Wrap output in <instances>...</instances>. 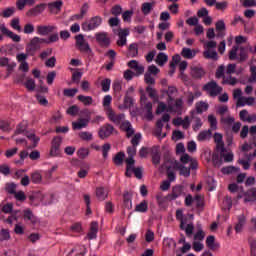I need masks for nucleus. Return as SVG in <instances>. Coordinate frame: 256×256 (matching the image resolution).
Segmentation results:
<instances>
[{"label": "nucleus", "mask_w": 256, "mask_h": 256, "mask_svg": "<svg viewBox=\"0 0 256 256\" xmlns=\"http://www.w3.org/2000/svg\"><path fill=\"white\" fill-rule=\"evenodd\" d=\"M176 113L177 115H181L183 113V98H174L167 100V104L163 101H158V106L156 109V114L160 115V113Z\"/></svg>", "instance_id": "f257e3e1"}, {"label": "nucleus", "mask_w": 256, "mask_h": 256, "mask_svg": "<svg viewBox=\"0 0 256 256\" xmlns=\"http://www.w3.org/2000/svg\"><path fill=\"white\" fill-rule=\"evenodd\" d=\"M223 159L225 163H231L234 159L232 152H227L225 148L217 150V153L213 154L212 161L215 167H221L223 165Z\"/></svg>", "instance_id": "f03ea898"}, {"label": "nucleus", "mask_w": 256, "mask_h": 256, "mask_svg": "<svg viewBox=\"0 0 256 256\" xmlns=\"http://www.w3.org/2000/svg\"><path fill=\"white\" fill-rule=\"evenodd\" d=\"M140 104L144 113V119L151 121L153 119V103L147 100V96L142 94L140 97Z\"/></svg>", "instance_id": "7ed1b4c3"}, {"label": "nucleus", "mask_w": 256, "mask_h": 256, "mask_svg": "<svg viewBox=\"0 0 256 256\" xmlns=\"http://www.w3.org/2000/svg\"><path fill=\"white\" fill-rule=\"evenodd\" d=\"M103 23V18L100 16H94L90 18L89 20L82 23V31H85L88 33L89 31H95V29H98V27H101V24Z\"/></svg>", "instance_id": "20e7f679"}, {"label": "nucleus", "mask_w": 256, "mask_h": 256, "mask_svg": "<svg viewBox=\"0 0 256 256\" xmlns=\"http://www.w3.org/2000/svg\"><path fill=\"white\" fill-rule=\"evenodd\" d=\"M43 43H45V38H41L39 36L33 37L26 45V53H28V55H34L39 51V49H41V45H43Z\"/></svg>", "instance_id": "39448f33"}, {"label": "nucleus", "mask_w": 256, "mask_h": 256, "mask_svg": "<svg viewBox=\"0 0 256 256\" xmlns=\"http://www.w3.org/2000/svg\"><path fill=\"white\" fill-rule=\"evenodd\" d=\"M203 91H205L209 97H217V95H221V93H223V88L217 85V82L210 81L204 85Z\"/></svg>", "instance_id": "423d86ee"}, {"label": "nucleus", "mask_w": 256, "mask_h": 256, "mask_svg": "<svg viewBox=\"0 0 256 256\" xmlns=\"http://www.w3.org/2000/svg\"><path fill=\"white\" fill-rule=\"evenodd\" d=\"M76 47L81 53H87L88 55L91 53V47L89 46V43L85 41L83 34L76 36Z\"/></svg>", "instance_id": "0eeeda50"}, {"label": "nucleus", "mask_w": 256, "mask_h": 256, "mask_svg": "<svg viewBox=\"0 0 256 256\" xmlns=\"http://www.w3.org/2000/svg\"><path fill=\"white\" fill-rule=\"evenodd\" d=\"M237 199H244V203H253L256 201V188L238 194Z\"/></svg>", "instance_id": "6e6552de"}, {"label": "nucleus", "mask_w": 256, "mask_h": 256, "mask_svg": "<svg viewBox=\"0 0 256 256\" xmlns=\"http://www.w3.org/2000/svg\"><path fill=\"white\" fill-rule=\"evenodd\" d=\"M185 195V188L181 185H176L172 188V192L167 195L168 201H175L179 197Z\"/></svg>", "instance_id": "1a4fd4ad"}, {"label": "nucleus", "mask_w": 256, "mask_h": 256, "mask_svg": "<svg viewBox=\"0 0 256 256\" xmlns=\"http://www.w3.org/2000/svg\"><path fill=\"white\" fill-rule=\"evenodd\" d=\"M169 19H171V14H169L167 11L162 12L160 14V21H162V23L158 24V29L161 31H167V29L171 27V23L168 22Z\"/></svg>", "instance_id": "9d476101"}, {"label": "nucleus", "mask_w": 256, "mask_h": 256, "mask_svg": "<svg viewBox=\"0 0 256 256\" xmlns=\"http://www.w3.org/2000/svg\"><path fill=\"white\" fill-rule=\"evenodd\" d=\"M57 29L54 25H38L36 27L37 34L41 37H47L50 33H53Z\"/></svg>", "instance_id": "9b49d317"}, {"label": "nucleus", "mask_w": 256, "mask_h": 256, "mask_svg": "<svg viewBox=\"0 0 256 256\" xmlns=\"http://www.w3.org/2000/svg\"><path fill=\"white\" fill-rule=\"evenodd\" d=\"M0 31L3 35H6L10 39H12V41H14V43H19L21 41V36L15 34L11 30H9V28H7V26H5V24L0 25Z\"/></svg>", "instance_id": "f8f14e48"}, {"label": "nucleus", "mask_w": 256, "mask_h": 256, "mask_svg": "<svg viewBox=\"0 0 256 256\" xmlns=\"http://www.w3.org/2000/svg\"><path fill=\"white\" fill-rule=\"evenodd\" d=\"M0 67H6V71H8V74L11 75L13 71L15 70V67H17V63L11 61L7 57L0 58Z\"/></svg>", "instance_id": "ddd939ff"}, {"label": "nucleus", "mask_w": 256, "mask_h": 256, "mask_svg": "<svg viewBox=\"0 0 256 256\" xmlns=\"http://www.w3.org/2000/svg\"><path fill=\"white\" fill-rule=\"evenodd\" d=\"M45 9H47V4L41 3L36 5L34 8H31L30 10H28L26 15L28 17H37V15H41V13L45 11Z\"/></svg>", "instance_id": "4468645a"}, {"label": "nucleus", "mask_w": 256, "mask_h": 256, "mask_svg": "<svg viewBox=\"0 0 256 256\" xmlns=\"http://www.w3.org/2000/svg\"><path fill=\"white\" fill-rule=\"evenodd\" d=\"M129 28L119 29L117 45L119 47H125L127 45V37H129Z\"/></svg>", "instance_id": "2eb2a0df"}, {"label": "nucleus", "mask_w": 256, "mask_h": 256, "mask_svg": "<svg viewBox=\"0 0 256 256\" xmlns=\"http://www.w3.org/2000/svg\"><path fill=\"white\" fill-rule=\"evenodd\" d=\"M113 131H115V128L111 124H106L102 128H100L98 134L100 139H107V137H110V135H113Z\"/></svg>", "instance_id": "dca6fc26"}, {"label": "nucleus", "mask_w": 256, "mask_h": 256, "mask_svg": "<svg viewBox=\"0 0 256 256\" xmlns=\"http://www.w3.org/2000/svg\"><path fill=\"white\" fill-rule=\"evenodd\" d=\"M106 115L108 119L116 125H120V123L125 119V114H116L113 110L106 112Z\"/></svg>", "instance_id": "f3484780"}, {"label": "nucleus", "mask_w": 256, "mask_h": 256, "mask_svg": "<svg viewBox=\"0 0 256 256\" xmlns=\"http://www.w3.org/2000/svg\"><path fill=\"white\" fill-rule=\"evenodd\" d=\"M172 169L176 170V171H180V175H182L183 177H189V175H191V166H189V168L179 164V162L175 161L174 163H172Z\"/></svg>", "instance_id": "a211bd4d"}, {"label": "nucleus", "mask_w": 256, "mask_h": 256, "mask_svg": "<svg viewBox=\"0 0 256 256\" xmlns=\"http://www.w3.org/2000/svg\"><path fill=\"white\" fill-rule=\"evenodd\" d=\"M62 141L63 139L59 136L52 140V147L50 150V155H52V157H57V155H59V148L61 147Z\"/></svg>", "instance_id": "6ab92c4d"}, {"label": "nucleus", "mask_w": 256, "mask_h": 256, "mask_svg": "<svg viewBox=\"0 0 256 256\" xmlns=\"http://www.w3.org/2000/svg\"><path fill=\"white\" fill-rule=\"evenodd\" d=\"M95 37L96 41H98L102 47H109V45H111V41L109 40V36H107L106 32H98L95 34Z\"/></svg>", "instance_id": "aec40b11"}, {"label": "nucleus", "mask_w": 256, "mask_h": 256, "mask_svg": "<svg viewBox=\"0 0 256 256\" xmlns=\"http://www.w3.org/2000/svg\"><path fill=\"white\" fill-rule=\"evenodd\" d=\"M97 233H99V223L92 222L90 226V230L87 233V236L85 239H88V241H92L93 239H97Z\"/></svg>", "instance_id": "412c9836"}, {"label": "nucleus", "mask_w": 256, "mask_h": 256, "mask_svg": "<svg viewBox=\"0 0 256 256\" xmlns=\"http://www.w3.org/2000/svg\"><path fill=\"white\" fill-rule=\"evenodd\" d=\"M128 67H130V69H133L136 75H143V73H145V67L139 64L137 60H131L130 62H128Z\"/></svg>", "instance_id": "4be33fe9"}, {"label": "nucleus", "mask_w": 256, "mask_h": 256, "mask_svg": "<svg viewBox=\"0 0 256 256\" xmlns=\"http://www.w3.org/2000/svg\"><path fill=\"white\" fill-rule=\"evenodd\" d=\"M243 71H245L244 67H238L236 64H228L226 68V75H232L233 73L235 75H243Z\"/></svg>", "instance_id": "5701e85b"}, {"label": "nucleus", "mask_w": 256, "mask_h": 256, "mask_svg": "<svg viewBox=\"0 0 256 256\" xmlns=\"http://www.w3.org/2000/svg\"><path fill=\"white\" fill-rule=\"evenodd\" d=\"M120 129L125 131L127 137H133L135 134V130L129 121H122L120 125Z\"/></svg>", "instance_id": "b1692460"}, {"label": "nucleus", "mask_w": 256, "mask_h": 256, "mask_svg": "<svg viewBox=\"0 0 256 256\" xmlns=\"http://www.w3.org/2000/svg\"><path fill=\"white\" fill-rule=\"evenodd\" d=\"M180 161L184 165H186V163H190V169H197L198 167L197 160L195 158H191L188 154H183L180 157Z\"/></svg>", "instance_id": "393cba45"}, {"label": "nucleus", "mask_w": 256, "mask_h": 256, "mask_svg": "<svg viewBox=\"0 0 256 256\" xmlns=\"http://www.w3.org/2000/svg\"><path fill=\"white\" fill-rule=\"evenodd\" d=\"M256 100L254 97H244L242 96V98L238 99L237 101V107H245V105H248V107H251L253 105H255Z\"/></svg>", "instance_id": "a878e982"}, {"label": "nucleus", "mask_w": 256, "mask_h": 256, "mask_svg": "<svg viewBox=\"0 0 256 256\" xmlns=\"http://www.w3.org/2000/svg\"><path fill=\"white\" fill-rule=\"evenodd\" d=\"M173 125H175L176 127H180L181 125L183 129H189L191 121H189L188 116H186L184 119L181 117H177L173 120Z\"/></svg>", "instance_id": "bb28decb"}, {"label": "nucleus", "mask_w": 256, "mask_h": 256, "mask_svg": "<svg viewBox=\"0 0 256 256\" xmlns=\"http://www.w3.org/2000/svg\"><path fill=\"white\" fill-rule=\"evenodd\" d=\"M89 125V119L80 118L76 122H72V129L74 131H81V129H85Z\"/></svg>", "instance_id": "cd10ccee"}, {"label": "nucleus", "mask_w": 256, "mask_h": 256, "mask_svg": "<svg viewBox=\"0 0 256 256\" xmlns=\"http://www.w3.org/2000/svg\"><path fill=\"white\" fill-rule=\"evenodd\" d=\"M206 246L208 249H211V251H216V249L221 247V244L215 240V236L210 235L206 238Z\"/></svg>", "instance_id": "c85d7f7f"}, {"label": "nucleus", "mask_w": 256, "mask_h": 256, "mask_svg": "<svg viewBox=\"0 0 256 256\" xmlns=\"http://www.w3.org/2000/svg\"><path fill=\"white\" fill-rule=\"evenodd\" d=\"M176 247L177 243H175V240H173V238H165L163 240V248L166 252L175 251Z\"/></svg>", "instance_id": "c756f323"}, {"label": "nucleus", "mask_w": 256, "mask_h": 256, "mask_svg": "<svg viewBox=\"0 0 256 256\" xmlns=\"http://www.w3.org/2000/svg\"><path fill=\"white\" fill-rule=\"evenodd\" d=\"M61 7H63V1L61 0L48 3L50 13H53L54 15H57V13L61 11Z\"/></svg>", "instance_id": "7c9ffc66"}, {"label": "nucleus", "mask_w": 256, "mask_h": 256, "mask_svg": "<svg viewBox=\"0 0 256 256\" xmlns=\"http://www.w3.org/2000/svg\"><path fill=\"white\" fill-rule=\"evenodd\" d=\"M180 228L182 231H185L187 237H191L193 235V229H195V226L193 223L187 224V221H182V223H180Z\"/></svg>", "instance_id": "2f4dec72"}, {"label": "nucleus", "mask_w": 256, "mask_h": 256, "mask_svg": "<svg viewBox=\"0 0 256 256\" xmlns=\"http://www.w3.org/2000/svg\"><path fill=\"white\" fill-rule=\"evenodd\" d=\"M197 53H199V51L195 49L191 50V48L187 47H184L181 51V55L182 57H184V59H193L194 57H196Z\"/></svg>", "instance_id": "473e14b6"}, {"label": "nucleus", "mask_w": 256, "mask_h": 256, "mask_svg": "<svg viewBox=\"0 0 256 256\" xmlns=\"http://www.w3.org/2000/svg\"><path fill=\"white\" fill-rule=\"evenodd\" d=\"M133 103V98L126 95L124 97V103L119 105L118 108L120 109V111H127V109H131V107H133Z\"/></svg>", "instance_id": "72a5a7b5"}, {"label": "nucleus", "mask_w": 256, "mask_h": 256, "mask_svg": "<svg viewBox=\"0 0 256 256\" xmlns=\"http://www.w3.org/2000/svg\"><path fill=\"white\" fill-rule=\"evenodd\" d=\"M191 75L194 79H201L205 75V70L201 66H194L191 68Z\"/></svg>", "instance_id": "f704fd0d"}, {"label": "nucleus", "mask_w": 256, "mask_h": 256, "mask_svg": "<svg viewBox=\"0 0 256 256\" xmlns=\"http://www.w3.org/2000/svg\"><path fill=\"white\" fill-rule=\"evenodd\" d=\"M24 219L25 221H30L32 225H37V223H39V219H37V217H35L33 212L29 209L24 210Z\"/></svg>", "instance_id": "c9c22d12"}, {"label": "nucleus", "mask_w": 256, "mask_h": 256, "mask_svg": "<svg viewBox=\"0 0 256 256\" xmlns=\"http://www.w3.org/2000/svg\"><path fill=\"white\" fill-rule=\"evenodd\" d=\"M112 102H113V97L111 95L104 96V98L102 100V105L104 107L105 113H108L113 110V108H111Z\"/></svg>", "instance_id": "e433bc0d"}, {"label": "nucleus", "mask_w": 256, "mask_h": 256, "mask_svg": "<svg viewBox=\"0 0 256 256\" xmlns=\"http://www.w3.org/2000/svg\"><path fill=\"white\" fill-rule=\"evenodd\" d=\"M203 56L205 59H212V61H217V59H219V55L215 49H206L203 52Z\"/></svg>", "instance_id": "4c0bfd02"}, {"label": "nucleus", "mask_w": 256, "mask_h": 256, "mask_svg": "<svg viewBox=\"0 0 256 256\" xmlns=\"http://www.w3.org/2000/svg\"><path fill=\"white\" fill-rule=\"evenodd\" d=\"M26 5L33 7V5H35V0H17L16 1V7L19 11H23Z\"/></svg>", "instance_id": "58836bf2"}, {"label": "nucleus", "mask_w": 256, "mask_h": 256, "mask_svg": "<svg viewBox=\"0 0 256 256\" xmlns=\"http://www.w3.org/2000/svg\"><path fill=\"white\" fill-rule=\"evenodd\" d=\"M27 127H29V122H27V120H23L22 122H20L16 127L14 137H17V135H21V133H25V131H27Z\"/></svg>", "instance_id": "ea45409f"}, {"label": "nucleus", "mask_w": 256, "mask_h": 256, "mask_svg": "<svg viewBox=\"0 0 256 256\" xmlns=\"http://www.w3.org/2000/svg\"><path fill=\"white\" fill-rule=\"evenodd\" d=\"M156 64L159 65L160 67H163V65H165V63H167V61H169V56H167V54L160 52L158 53V55L156 56Z\"/></svg>", "instance_id": "a19ab883"}, {"label": "nucleus", "mask_w": 256, "mask_h": 256, "mask_svg": "<svg viewBox=\"0 0 256 256\" xmlns=\"http://www.w3.org/2000/svg\"><path fill=\"white\" fill-rule=\"evenodd\" d=\"M214 140L216 143V151L225 148V143H223V135H221L220 133H215Z\"/></svg>", "instance_id": "79ce46f5"}, {"label": "nucleus", "mask_w": 256, "mask_h": 256, "mask_svg": "<svg viewBox=\"0 0 256 256\" xmlns=\"http://www.w3.org/2000/svg\"><path fill=\"white\" fill-rule=\"evenodd\" d=\"M109 195V190L103 188V187H99L96 189V196L98 197V199L100 201H105V199H107Z\"/></svg>", "instance_id": "37998d69"}, {"label": "nucleus", "mask_w": 256, "mask_h": 256, "mask_svg": "<svg viewBox=\"0 0 256 256\" xmlns=\"http://www.w3.org/2000/svg\"><path fill=\"white\" fill-rule=\"evenodd\" d=\"M126 165V177H131V175H133V165H135V159L127 158Z\"/></svg>", "instance_id": "c03bdc74"}, {"label": "nucleus", "mask_w": 256, "mask_h": 256, "mask_svg": "<svg viewBox=\"0 0 256 256\" xmlns=\"http://www.w3.org/2000/svg\"><path fill=\"white\" fill-rule=\"evenodd\" d=\"M26 137L29 139V141H32V147H37L39 144V141H41V138L39 136L35 135V132L30 131L26 133Z\"/></svg>", "instance_id": "a18cd8bd"}, {"label": "nucleus", "mask_w": 256, "mask_h": 256, "mask_svg": "<svg viewBox=\"0 0 256 256\" xmlns=\"http://www.w3.org/2000/svg\"><path fill=\"white\" fill-rule=\"evenodd\" d=\"M216 31L218 37H225V21L220 20L216 22Z\"/></svg>", "instance_id": "49530a36"}, {"label": "nucleus", "mask_w": 256, "mask_h": 256, "mask_svg": "<svg viewBox=\"0 0 256 256\" xmlns=\"http://www.w3.org/2000/svg\"><path fill=\"white\" fill-rule=\"evenodd\" d=\"M77 99L78 101H80V103L84 104L86 107L93 105V97L91 96L79 95L77 96Z\"/></svg>", "instance_id": "de8ad7c7"}, {"label": "nucleus", "mask_w": 256, "mask_h": 256, "mask_svg": "<svg viewBox=\"0 0 256 256\" xmlns=\"http://www.w3.org/2000/svg\"><path fill=\"white\" fill-rule=\"evenodd\" d=\"M129 57H137L139 55V45L137 43H132L128 48Z\"/></svg>", "instance_id": "09e8293b"}, {"label": "nucleus", "mask_w": 256, "mask_h": 256, "mask_svg": "<svg viewBox=\"0 0 256 256\" xmlns=\"http://www.w3.org/2000/svg\"><path fill=\"white\" fill-rule=\"evenodd\" d=\"M147 209H149V203L146 200H143L135 207L137 213H147Z\"/></svg>", "instance_id": "8fccbe9b"}, {"label": "nucleus", "mask_w": 256, "mask_h": 256, "mask_svg": "<svg viewBox=\"0 0 256 256\" xmlns=\"http://www.w3.org/2000/svg\"><path fill=\"white\" fill-rule=\"evenodd\" d=\"M198 141L203 142V141H209L211 139V130H204L201 131L198 136H197Z\"/></svg>", "instance_id": "3c124183"}, {"label": "nucleus", "mask_w": 256, "mask_h": 256, "mask_svg": "<svg viewBox=\"0 0 256 256\" xmlns=\"http://www.w3.org/2000/svg\"><path fill=\"white\" fill-rule=\"evenodd\" d=\"M207 109H209V104L207 102L200 101V102L196 103L197 113H205V111H207Z\"/></svg>", "instance_id": "603ef678"}, {"label": "nucleus", "mask_w": 256, "mask_h": 256, "mask_svg": "<svg viewBox=\"0 0 256 256\" xmlns=\"http://www.w3.org/2000/svg\"><path fill=\"white\" fill-rule=\"evenodd\" d=\"M32 183H35L36 185H39L43 181V176L40 172L36 171L33 172L31 175Z\"/></svg>", "instance_id": "864d4df0"}, {"label": "nucleus", "mask_w": 256, "mask_h": 256, "mask_svg": "<svg viewBox=\"0 0 256 256\" xmlns=\"http://www.w3.org/2000/svg\"><path fill=\"white\" fill-rule=\"evenodd\" d=\"M151 11H153V3L145 2L142 4V13H144V15H149Z\"/></svg>", "instance_id": "5fc2aeb1"}, {"label": "nucleus", "mask_w": 256, "mask_h": 256, "mask_svg": "<svg viewBox=\"0 0 256 256\" xmlns=\"http://www.w3.org/2000/svg\"><path fill=\"white\" fill-rule=\"evenodd\" d=\"M23 33H25V35H33V33H35V25L32 23L25 24Z\"/></svg>", "instance_id": "6e6d98bb"}, {"label": "nucleus", "mask_w": 256, "mask_h": 256, "mask_svg": "<svg viewBox=\"0 0 256 256\" xmlns=\"http://www.w3.org/2000/svg\"><path fill=\"white\" fill-rule=\"evenodd\" d=\"M70 230L73 233H83V224L81 222H75L71 225Z\"/></svg>", "instance_id": "4d7b16f0"}, {"label": "nucleus", "mask_w": 256, "mask_h": 256, "mask_svg": "<svg viewBox=\"0 0 256 256\" xmlns=\"http://www.w3.org/2000/svg\"><path fill=\"white\" fill-rule=\"evenodd\" d=\"M135 12L133 10H127L124 13H122V19L125 23H131V19L133 17Z\"/></svg>", "instance_id": "13d9d810"}, {"label": "nucleus", "mask_w": 256, "mask_h": 256, "mask_svg": "<svg viewBox=\"0 0 256 256\" xmlns=\"http://www.w3.org/2000/svg\"><path fill=\"white\" fill-rule=\"evenodd\" d=\"M11 27L12 29H14L15 31H18L19 33H21V31H23V29L21 28V23L19 18H13L11 21Z\"/></svg>", "instance_id": "bf43d9fd"}, {"label": "nucleus", "mask_w": 256, "mask_h": 256, "mask_svg": "<svg viewBox=\"0 0 256 256\" xmlns=\"http://www.w3.org/2000/svg\"><path fill=\"white\" fill-rule=\"evenodd\" d=\"M221 172L223 175H231V173L239 172V168H236L235 166H228L221 169Z\"/></svg>", "instance_id": "052dcab7"}, {"label": "nucleus", "mask_w": 256, "mask_h": 256, "mask_svg": "<svg viewBox=\"0 0 256 256\" xmlns=\"http://www.w3.org/2000/svg\"><path fill=\"white\" fill-rule=\"evenodd\" d=\"M223 83H225L226 85H232L235 86L237 85V78L233 77V76H224L223 78Z\"/></svg>", "instance_id": "680f3d73"}, {"label": "nucleus", "mask_w": 256, "mask_h": 256, "mask_svg": "<svg viewBox=\"0 0 256 256\" xmlns=\"http://www.w3.org/2000/svg\"><path fill=\"white\" fill-rule=\"evenodd\" d=\"M125 159V153L119 152L116 154V156L113 158V162L115 165H123V160Z\"/></svg>", "instance_id": "e2e57ef3"}, {"label": "nucleus", "mask_w": 256, "mask_h": 256, "mask_svg": "<svg viewBox=\"0 0 256 256\" xmlns=\"http://www.w3.org/2000/svg\"><path fill=\"white\" fill-rule=\"evenodd\" d=\"M57 41H59V34L57 33L51 34L47 39L44 38V43H46V45L57 43Z\"/></svg>", "instance_id": "0e129e2a"}, {"label": "nucleus", "mask_w": 256, "mask_h": 256, "mask_svg": "<svg viewBox=\"0 0 256 256\" xmlns=\"http://www.w3.org/2000/svg\"><path fill=\"white\" fill-rule=\"evenodd\" d=\"M101 87H102V91H104V93H107V91H109V89H111V79L106 78V79L102 80Z\"/></svg>", "instance_id": "69168bd1"}, {"label": "nucleus", "mask_w": 256, "mask_h": 256, "mask_svg": "<svg viewBox=\"0 0 256 256\" xmlns=\"http://www.w3.org/2000/svg\"><path fill=\"white\" fill-rule=\"evenodd\" d=\"M14 13H15V7H10V8H6L5 10H3L0 13V15L2 17L9 18V17L13 16Z\"/></svg>", "instance_id": "338daca9"}, {"label": "nucleus", "mask_w": 256, "mask_h": 256, "mask_svg": "<svg viewBox=\"0 0 256 256\" xmlns=\"http://www.w3.org/2000/svg\"><path fill=\"white\" fill-rule=\"evenodd\" d=\"M166 93L168 95V100L175 99V97H177V88L170 86Z\"/></svg>", "instance_id": "774afa93"}]
</instances>
